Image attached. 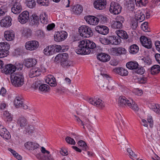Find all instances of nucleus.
I'll return each instance as SVG.
<instances>
[{"label": "nucleus", "instance_id": "a19ab883", "mask_svg": "<svg viewBox=\"0 0 160 160\" xmlns=\"http://www.w3.org/2000/svg\"><path fill=\"white\" fill-rule=\"evenodd\" d=\"M129 49L130 52L133 54L137 53L139 51L138 47L135 44L131 45L129 48Z\"/></svg>", "mask_w": 160, "mask_h": 160}, {"label": "nucleus", "instance_id": "9b49d317", "mask_svg": "<svg viewBox=\"0 0 160 160\" xmlns=\"http://www.w3.org/2000/svg\"><path fill=\"white\" fill-rule=\"evenodd\" d=\"M2 69V72L5 74L11 75L14 74L13 72L16 71V68L14 65L9 64L5 66Z\"/></svg>", "mask_w": 160, "mask_h": 160}, {"label": "nucleus", "instance_id": "f03ea898", "mask_svg": "<svg viewBox=\"0 0 160 160\" xmlns=\"http://www.w3.org/2000/svg\"><path fill=\"white\" fill-rule=\"evenodd\" d=\"M119 105L121 107H124L127 105L129 108L135 111L138 110V108L135 102L131 98L127 99L125 97H120L118 99Z\"/></svg>", "mask_w": 160, "mask_h": 160}, {"label": "nucleus", "instance_id": "6ab92c4d", "mask_svg": "<svg viewBox=\"0 0 160 160\" xmlns=\"http://www.w3.org/2000/svg\"><path fill=\"white\" fill-rule=\"evenodd\" d=\"M17 123L21 129L25 128L28 124L27 119L22 116L20 117L17 120Z\"/></svg>", "mask_w": 160, "mask_h": 160}, {"label": "nucleus", "instance_id": "20e7f679", "mask_svg": "<svg viewBox=\"0 0 160 160\" xmlns=\"http://www.w3.org/2000/svg\"><path fill=\"white\" fill-rule=\"evenodd\" d=\"M136 19H132L131 23V27L132 29L136 28L138 26V20L142 22L144 20L145 16L144 12L140 11H138L135 15Z\"/></svg>", "mask_w": 160, "mask_h": 160}, {"label": "nucleus", "instance_id": "1a4fd4ad", "mask_svg": "<svg viewBox=\"0 0 160 160\" xmlns=\"http://www.w3.org/2000/svg\"><path fill=\"white\" fill-rule=\"evenodd\" d=\"M39 45L38 42L36 40H32L27 42L25 45L26 49L32 51L36 49Z\"/></svg>", "mask_w": 160, "mask_h": 160}, {"label": "nucleus", "instance_id": "473e14b6", "mask_svg": "<svg viewBox=\"0 0 160 160\" xmlns=\"http://www.w3.org/2000/svg\"><path fill=\"white\" fill-rule=\"evenodd\" d=\"M116 33L120 38L124 39H126L128 38V35L127 32L122 30H118L116 31Z\"/></svg>", "mask_w": 160, "mask_h": 160}, {"label": "nucleus", "instance_id": "774afa93", "mask_svg": "<svg viewBox=\"0 0 160 160\" xmlns=\"http://www.w3.org/2000/svg\"><path fill=\"white\" fill-rule=\"evenodd\" d=\"M155 58L157 61L160 64V54L158 53L156 54Z\"/></svg>", "mask_w": 160, "mask_h": 160}, {"label": "nucleus", "instance_id": "7ed1b4c3", "mask_svg": "<svg viewBox=\"0 0 160 160\" xmlns=\"http://www.w3.org/2000/svg\"><path fill=\"white\" fill-rule=\"evenodd\" d=\"M10 79L12 85L16 87H21L24 83V78L21 73L10 75Z\"/></svg>", "mask_w": 160, "mask_h": 160}, {"label": "nucleus", "instance_id": "2f4dec72", "mask_svg": "<svg viewBox=\"0 0 160 160\" xmlns=\"http://www.w3.org/2000/svg\"><path fill=\"white\" fill-rule=\"evenodd\" d=\"M14 104L16 108L21 107L23 104L22 98L19 96H16L14 100Z\"/></svg>", "mask_w": 160, "mask_h": 160}, {"label": "nucleus", "instance_id": "4d7b16f0", "mask_svg": "<svg viewBox=\"0 0 160 160\" xmlns=\"http://www.w3.org/2000/svg\"><path fill=\"white\" fill-rule=\"evenodd\" d=\"M99 41L101 43L105 44L108 45L109 44L108 38H100Z\"/></svg>", "mask_w": 160, "mask_h": 160}, {"label": "nucleus", "instance_id": "6e6552de", "mask_svg": "<svg viewBox=\"0 0 160 160\" xmlns=\"http://www.w3.org/2000/svg\"><path fill=\"white\" fill-rule=\"evenodd\" d=\"M67 35V33L65 31L58 32L54 36V40L57 42L62 41L66 38Z\"/></svg>", "mask_w": 160, "mask_h": 160}, {"label": "nucleus", "instance_id": "ddd939ff", "mask_svg": "<svg viewBox=\"0 0 160 160\" xmlns=\"http://www.w3.org/2000/svg\"><path fill=\"white\" fill-rule=\"evenodd\" d=\"M12 19L9 16H7L4 18L0 21L1 26L2 27L8 28L12 25Z\"/></svg>", "mask_w": 160, "mask_h": 160}, {"label": "nucleus", "instance_id": "69168bd1", "mask_svg": "<svg viewBox=\"0 0 160 160\" xmlns=\"http://www.w3.org/2000/svg\"><path fill=\"white\" fill-rule=\"evenodd\" d=\"M155 44L156 49L160 52V42L158 41L155 42Z\"/></svg>", "mask_w": 160, "mask_h": 160}, {"label": "nucleus", "instance_id": "4c0bfd02", "mask_svg": "<svg viewBox=\"0 0 160 160\" xmlns=\"http://www.w3.org/2000/svg\"><path fill=\"white\" fill-rule=\"evenodd\" d=\"M39 19L41 22L43 24H47L48 21V16L45 13H42L39 16Z\"/></svg>", "mask_w": 160, "mask_h": 160}, {"label": "nucleus", "instance_id": "c03bdc74", "mask_svg": "<svg viewBox=\"0 0 160 160\" xmlns=\"http://www.w3.org/2000/svg\"><path fill=\"white\" fill-rule=\"evenodd\" d=\"M78 145L82 148V149L85 151H87L89 149V148L85 142L82 140H80L78 143Z\"/></svg>", "mask_w": 160, "mask_h": 160}, {"label": "nucleus", "instance_id": "b1692460", "mask_svg": "<svg viewBox=\"0 0 160 160\" xmlns=\"http://www.w3.org/2000/svg\"><path fill=\"white\" fill-rule=\"evenodd\" d=\"M24 146L29 150H34L38 148L39 145L37 143L31 142H27L24 144Z\"/></svg>", "mask_w": 160, "mask_h": 160}, {"label": "nucleus", "instance_id": "cd10ccee", "mask_svg": "<svg viewBox=\"0 0 160 160\" xmlns=\"http://www.w3.org/2000/svg\"><path fill=\"white\" fill-rule=\"evenodd\" d=\"M41 72L40 69L38 68H35L31 70L29 76L30 78H32L39 76Z\"/></svg>", "mask_w": 160, "mask_h": 160}, {"label": "nucleus", "instance_id": "13d9d810", "mask_svg": "<svg viewBox=\"0 0 160 160\" xmlns=\"http://www.w3.org/2000/svg\"><path fill=\"white\" fill-rule=\"evenodd\" d=\"M138 82L140 83H144L147 81V79L146 78L141 77L138 78Z\"/></svg>", "mask_w": 160, "mask_h": 160}, {"label": "nucleus", "instance_id": "e433bc0d", "mask_svg": "<svg viewBox=\"0 0 160 160\" xmlns=\"http://www.w3.org/2000/svg\"><path fill=\"white\" fill-rule=\"evenodd\" d=\"M53 47L52 46L47 47L44 50V54L47 56H49L50 55L54 53Z\"/></svg>", "mask_w": 160, "mask_h": 160}, {"label": "nucleus", "instance_id": "2eb2a0df", "mask_svg": "<svg viewBox=\"0 0 160 160\" xmlns=\"http://www.w3.org/2000/svg\"><path fill=\"white\" fill-rule=\"evenodd\" d=\"M84 19L88 24L92 25H95L97 24L99 22V19L93 16H86Z\"/></svg>", "mask_w": 160, "mask_h": 160}, {"label": "nucleus", "instance_id": "864d4df0", "mask_svg": "<svg viewBox=\"0 0 160 160\" xmlns=\"http://www.w3.org/2000/svg\"><path fill=\"white\" fill-rule=\"evenodd\" d=\"M36 5L35 2L33 0L29 1L27 3V6L30 8H33Z\"/></svg>", "mask_w": 160, "mask_h": 160}, {"label": "nucleus", "instance_id": "72a5a7b5", "mask_svg": "<svg viewBox=\"0 0 160 160\" xmlns=\"http://www.w3.org/2000/svg\"><path fill=\"white\" fill-rule=\"evenodd\" d=\"M160 72V66L158 65H155L153 66L151 69V73L152 75H156L159 73Z\"/></svg>", "mask_w": 160, "mask_h": 160}, {"label": "nucleus", "instance_id": "c85d7f7f", "mask_svg": "<svg viewBox=\"0 0 160 160\" xmlns=\"http://www.w3.org/2000/svg\"><path fill=\"white\" fill-rule=\"evenodd\" d=\"M114 72L122 76H126L128 73L127 70L123 68H118L114 69Z\"/></svg>", "mask_w": 160, "mask_h": 160}, {"label": "nucleus", "instance_id": "de8ad7c7", "mask_svg": "<svg viewBox=\"0 0 160 160\" xmlns=\"http://www.w3.org/2000/svg\"><path fill=\"white\" fill-rule=\"evenodd\" d=\"M111 26L113 28L120 29L122 28V25L120 23L118 22L115 21L113 22Z\"/></svg>", "mask_w": 160, "mask_h": 160}, {"label": "nucleus", "instance_id": "e2e57ef3", "mask_svg": "<svg viewBox=\"0 0 160 160\" xmlns=\"http://www.w3.org/2000/svg\"><path fill=\"white\" fill-rule=\"evenodd\" d=\"M75 117V120L78 122V123H80L82 126H83V128H84V123L83 122V121L82 120H81L78 116L76 115L74 116Z\"/></svg>", "mask_w": 160, "mask_h": 160}, {"label": "nucleus", "instance_id": "3c124183", "mask_svg": "<svg viewBox=\"0 0 160 160\" xmlns=\"http://www.w3.org/2000/svg\"><path fill=\"white\" fill-rule=\"evenodd\" d=\"M118 56L126 53V50L123 48H117Z\"/></svg>", "mask_w": 160, "mask_h": 160}, {"label": "nucleus", "instance_id": "4be33fe9", "mask_svg": "<svg viewBox=\"0 0 160 160\" xmlns=\"http://www.w3.org/2000/svg\"><path fill=\"white\" fill-rule=\"evenodd\" d=\"M4 37L6 40L8 41H11L14 39L15 33L12 30L6 31L4 33Z\"/></svg>", "mask_w": 160, "mask_h": 160}, {"label": "nucleus", "instance_id": "a878e982", "mask_svg": "<svg viewBox=\"0 0 160 160\" xmlns=\"http://www.w3.org/2000/svg\"><path fill=\"white\" fill-rule=\"evenodd\" d=\"M45 81L47 83L52 87H55L57 85L55 78L52 76L48 75Z\"/></svg>", "mask_w": 160, "mask_h": 160}, {"label": "nucleus", "instance_id": "a18cd8bd", "mask_svg": "<svg viewBox=\"0 0 160 160\" xmlns=\"http://www.w3.org/2000/svg\"><path fill=\"white\" fill-rule=\"evenodd\" d=\"M3 116L8 122H10L12 120V117L11 114L7 111H5L3 112Z\"/></svg>", "mask_w": 160, "mask_h": 160}, {"label": "nucleus", "instance_id": "09e8293b", "mask_svg": "<svg viewBox=\"0 0 160 160\" xmlns=\"http://www.w3.org/2000/svg\"><path fill=\"white\" fill-rule=\"evenodd\" d=\"M145 70L143 67H139L137 68L134 70L135 73L138 74H142L144 72Z\"/></svg>", "mask_w": 160, "mask_h": 160}, {"label": "nucleus", "instance_id": "412c9836", "mask_svg": "<svg viewBox=\"0 0 160 160\" xmlns=\"http://www.w3.org/2000/svg\"><path fill=\"white\" fill-rule=\"evenodd\" d=\"M68 55L67 53H59L55 58V61L56 62L59 61L61 62L64 61L68 59Z\"/></svg>", "mask_w": 160, "mask_h": 160}, {"label": "nucleus", "instance_id": "49530a36", "mask_svg": "<svg viewBox=\"0 0 160 160\" xmlns=\"http://www.w3.org/2000/svg\"><path fill=\"white\" fill-rule=\"evenodd\" d=\"M49 86L47 84H42L40 85L39 88L40 91L46 92L49 89Z\"/></svg>", "mask_w": 160, "mask_h": 160}, {"label": "nucleus", "instance_id": "680f3d73", "mask_svg": "<svg viewBox=\"0 0 160 160\" xmlns=\"http://www.w3.org/2000/svg\"><path fill=\"white\" fill-rule=\"evenodd\" d=\"M147 120L148 123L149 124L150 127H152L153 124V121L152 118V117H149L148 118H147Z\"/></svg>", "mask_w": 160, "mask_h": 160}, {"label": "nucleus", "instance_id": "423d86ee", "mask_svg": "<svg viewBox=\"0 0 160 160\" xmlns=\"http://www.w3.org/2000/svg\"><path fill=\"white\" fill-rule=\"evenodd\" d=\"M122 7L120 4L115 2H112L110 5L109 11L113 14H119L121 12Z\"/></svg>", "mask_w": 160, "mask_h": 160}, {"label": "nucleus", "instance_id": "6e6d98bb", "mask_svg": "<svg viewBox=\"0 0 160 160\" xmlns=\"http://www.w3.org/2000/svg\"><path fill=\"white\" fill-rule=\"evenodd\" d=\"M43 160H54L52 156L49 154L45 155L43 157H42Z\"/></svg>", "mask_w": 160, "mask_h": 160}, {"label": "nucleus", "instance_id": "393cba45", "mask_svg": "<svg viewBox=\"0 0 160 160\" xmlns=\"http://www.w3.org/2000/svg\"><path fill=\"white\" fill-rule=\"evenodd\" d=\"M25 65L27 68H30L36 64L37 62V60L35 58H28L25 59Z\"/></svg>", "mask_w": 160, "mask_h": 160}, {"label": "nucleus", "instance_id": "f8f14e48", "mask_svg": "<svg viewBox=\"0 0 160 160\" xmlns=\"http://www.w3.org/2000/svg\"><path fill=\"white\" fill-rule=\"evenodd\" d=\"M29 18V12L27 11H24L19 15L18 20L21 23L24 24L28 22Z\"/></svg>", "mask_w": 160, "mask_h": 160}, {"label": "nucleus", "instance_id": "f257e3e1", "mask_svg": "<svg viewBox=\"0 0 160 160\" xmlns=\"http://www.w3.org/2000/svg\"><path fill=\"white\" fill-rule=\"evenodd\" d=\"M78 48L76 49V52L78 54H88L91 50L96 47L95 44L92 41L88 40H82L78 42Z\"/></svg>", "mask_w": 160, "mask_h": 160}, {"label": "nucleus", "instance_id": "338daca9", "mask_svg": "<svg viewBox=\"0 0 160 160\" xmlns=\"http://www.w3.org/2000/svg\"><path fill=\"white\" fill-rule=\"evenodd\" d=\"M6 52L0 50V58H2L7 56L8 55L5 53Z\"/></svg>", "mask_w": 160, "mask_h": 160}, {"label": "nucleus", "instance_id": "a211bd4d", "mask_svg": "<svg viewBox=\"0 0 160 160\" xmlns=\"http://www.w3.org/2000/svg\"><path fill=\"white\" fill-rule=\"evenodd\" d=\"M0 135L6 139H9L11 138L9 132L2 126L0 125Z\"/></svg>", "mask_w": 160, "mask_h": 160}, {"label": "nucleus", "instance_id": "c9c22d12", "mask_svg": "<svg viewBox=\"0 0 160 160\" xmlns=\"http://www.w3.org/2000/svg\"><path fill=\"white\" fill-rule=\"evenodd\" d=\"M73 12L77 14H80L83 11V8L82 6L79 5L74 6L72 9Z\"/></svg>", "mask_w": 160, "mask_h": 160}, {"label": "nucleus", "instance_id": "bb28decb", "mask_svg": "<svg viewBox=\"0 0 160 160\" xmlns=\"http://www.w3.org/2000/svg\"><path fill=\"white\" fill-rule=\"evenodd\" d=\"M10 48V45L7 42H0V50L2 51L3 52H6L7 54H9V49Z\"/></svg>", "mask_w": 160, "mask_h": 160}, {"label": "nucleus", "instance_id": "39448f33", "mask_svg": "<svg viewBox=\"0 0 160 160\" xmlns=\"http://www.w3.org/2000/svg\"><path fill=\"white\" fill-rule=\"evenodd\" d=\"M79 32L80 36L84 38H89L92 36L93 33L88 26L83 25L79 28Z\"/></svg>", "mask_w": 160, "mask_h": 160}, {"label": "nucleus", "instance_id": "4468645a", "mask_svg": "<svg viewBox=\"0 0 160 160\" xmlns=\"http://www.w3.org/2000/svg\"><path fill=\"white\" fill-rule=\"evenodd\" d=\"M106 3V0H97L94 2L93 5L96 9L102 10L105 8Z\"/></svg>", "mask_w": 160, "mask_h": 160}, {"label": "nucleus", "instance_id": "bf43d9fd", "mask_svg": "<svg viewBox=\"0 0 160 160\" xmlns=\"http://www.w3.org/2000/svg\"><path fill=\"white\" fill-rule=\"evenodd\" d=\"M117 48H112L111 49V52L114 56H118Z\"/></svg>", "mask_w": 160, "mask_h": 160}, {"label": "nucleus", "instance_id": "7c9ffc66", "mask_svg": "<svg viewBox=\"0 0 160 160\" xmlns=\"http://www.w3.org/2000/svg\"><path fill=\"white\" fill-rule=\"evenodd\" d=\"M32 34V30L29 28H24L22 32V35L26 38L30 37Z\"/></svg>", "mask_w": 160, "mask_h": 160}, {"label": "nucleus", "instance_id": "9d476101", "mask_svg": "<svg viewBox=\"0 0 160 160\" xmlns=\"http://www.w3.org/2000/svg\"><path fill=\"white\" fill-rule=\"evenodd\" d=\"M142 45L145 48L150 49L152 47V43L150 38H148L144 36H142L140 38Z\"/></svg>", "mask_w": 160, "mask_h": 160}, {"label": "nucleus", "instance_id": "37998d69", "mask_svg": "<svg viewBox=\"0 0 160 160\" xmlns=\"http://www.w3.org/2000/svg\"><path fill=\"white\" fill-rule=\"evenodd\" d=\"M53 47L54 53L55 52H64L65 49H64L63 47H62L61 46L57 45H52Z\"/></svg>", "mask_w": 160, "mask_h": 160}, {"label": "nucleus", "instance_id": "f704fd0d", "mask_svg": "<svg viewBox=\"0 0 160 160\" xmlns=\"http://www.w3.org/2000/svg\"><path fill=\"white\" fill-rule=\"evenodd\" d=\"M150 108L156 113L160 114V104H151L150 106Z\"/></svg>", "mask_w": 160, "mask_h": 160}, {"label": "nucleus", "instance_id": "c756f323", "mask_svg": "<svg viewBox=\"0 0 160 160\" xmlns=\"http://www.w3.org/2000/svg\"><path fill=\"white\" fill-rule=\"evenodd\" d=\"M138 66V63L135 61H131L126 64V66L128 68L131 70H134Z\"/></svg>", "mask_w": 160, "mask_h": 160}, {"label": "nucleus", "instance_id": "0eeeda50", "mask_svg": "<svg viewBox=\"0 0 160 160\" xmlns=\"http://www.w3.org/2000/svg\"><path fill=\"white\" fill-rule=\"evenodd\" d=\"M88 102L92 105L100 109L103 108L105 106L104 102L99 98H90Z\"/></svg>", "mask_w": 160, "mask_h": 160}, {"label": "nucleus", "instance_id": "ea45409f", "mask_svg": "<svg viewBox=\"0 0 160 160\" xmlns=\"http://www.w3.org/2000/svg\"><path fill=\"white\" fill-rule=\"evenodd\" d=\"M109 81L107 79H105L99 82V85L101 88L106 87L107 89H109V85H108Z\"/></svg>", "mask_w": 160, "mask_h": 160}, {"label": "nucleus", "instance_id": "dca6fc26", "mask_svg": "<svg viewBox=\"0 0 160 160\" xmlns=\"http://www.w3.org/2000/svg\"><path fill=\"white\" fill-rule=\"evenodd\" d=\"M96 31L103 35H106L109 32V29L106 26L102 25L97 26L95 28Z\"/></svg>", "mask_w": 160, "mask_h": 160}, {"label": "nucleus", "instance_id": "79ce46f5", "mask_svg": "<svg viewBox=\"0 0 160 160\" xmlns=\"http://www.w3.org/2000/svg\"><path fill=\"white\" fill-rule=\"evenodd\" d=\"M61 65L63 68H68L70 66H72V61L66 60L62 62H61Z\"/></svg>", "mask_w": 160, "mask_h": 160}, {"label": "nucleus", "instance_id": "603ef678", "mask_svg": "<svg viewBox=\"0 0 160 160\" xmlns=\"http://www.w3.org/2000/svg\"><path fill=\"white\" fill-rule=\"evenodd\" d=\"M115 21L122 24L124 21V18L122 16L119 15L117 16L115 18Z\"/></svg>", "mask_w": 160, "mask_h": 160}, {"label": "nucleus", "instance_id": "58836bf2", "mask_svg": "<svg viewBox=\"0 0 160 160\" xmlns=\"http://www.w3.org/2000/svg\"><path fill=\"white\" fill-rule=\"evenodd\" d=\"M32 19L31 21L32 25H38L39 23V18L36 14H33L32 15Z\"/></svg>", "mask_w": 160, "mask_h": 160}, {"label": "nucleus", "instance_id": "0e129e2a", "mask_svg": "<svg viewBox=\"0 0 160 160\" xmlns=\"http://www.w3.org/2000/svg\"><path fill=\"white\" fill-rule=\"evenodd\" d=\"M55 25L54 23H51L48 24L47 26V29L48 30H51L55 27Z\"/></svg>", "mask_w": 160, "mask_h": 160}, {"label": "nucleus", "instance_id": "8fccbe9b", "mask_svg": "<svg viewBox=\"0 0 160 160\" xmlns=\"http://www.w3.org/2000/svg\"><path fill=\"white\" fill-rule=\"evenodd\" d=\"M65 139L66 142L69 144L74 145L76 143L74 139L70 137L67 136Z\"/></svg>", "mask_w": 160, "mask_h": 160}, {"label": "nucleus", "instance_id": "f3484780", "mask_svg": "<svg viewBox=\"0 0 160 160\" xmlns=\"http://www.w3.org/2000/svg\"><path fill=\"white\" fill-rule=\"evenodd\" d=\"M22 10V7L21 4L18 2H15L11 8L12 12L15 14H18Z\"/></svg>", "mask_w": 160, "mask_h": 160}, {"label": "nucleus", "instance_id": "aec40b11", "mask_svg": "<svg viewBox=\"0 0 160 160\" xmlns=\"http://www.w3.org/2000/svg\"><path fill=\"white\" fill-rule=\"evenodd\" d=\"M108 38L109 44L118 45L121 42L120 39L118 37L114 36H109Z\"/></svg>", "mask_w": 160, "mask_h": 160}, {"label": "nucleus", "instance_id": "5701e85b", "mask_svg": "<svg viewBox=\"0 0 160 160\" xmlns=\"http://www.w3.org/2000/svg\"><path fill=\"white\" fill-rule=\"evenodd\" d=\"M97 59L102 62H106L110 60V56L107 54L101 53L98 55Z\"/></svg>", "mask_w": 160, "mask_h": 160}, {"label": "nucleus", "instance_id": "5fc2aeb1", "mask_svg": "<svg viewBox=\"0 0 160 160\" xmlns=\"http://www.w3.org/2000/svg\"><path fill=\"white\" fill-rule=\"evenodd\" d=\"M141 28L145 32H148V23L147 22H144L142 24Z\"/></svg>", "mask_w": 160, "mask_h": 160}, {"label": "nucleus", "instance_id": "052dcab7", "mask_svg": "<svg viewBox=\"0 0 160 160\" xmlns=\"http://www.w3.org/2000/svg\"><path fill=\"white\" fill-rule=\"evenodd\" d=\"M41 151L42 153L44 154L41 156L42 158V157H43L45 155H46L47 154H49L50 153L49 151L47 150L43 147H42Z\"/></svg>", "mask_w": 160, "mask_h": 160}]
</instances>
